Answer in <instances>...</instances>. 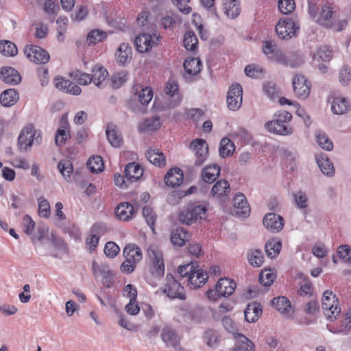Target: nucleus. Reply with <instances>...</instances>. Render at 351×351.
<instances>
[{"mask_svg":"<svg viewBox=\"0 0 351 351\" xmlns=\"http://www.w3.org/2000/svg\"><path fill=\"white\" fill-rule=\"evenodd\" d=\"M147 256L150 261L149 271L145 274V280L153 287L165 274V263L163 255L155 245H151L147 249Z\"/></svg>","mask_w":351,"mask_h":351,"instance_id":"nucleus-1","label":"nucleus"},{"mask_svg":"<svg viewBox=\"0 0 351 351\" xmlns=\"http://www.w3.org/2000/svg\"><path fill=\"white\" fill-rule=\"evenodd\" d=\"M292 119L290 112L285 110H278L275 114V119L265 123L266 129L276 134L289 135L293 132V128L289 125Z\"/></svg>","mask_w":351,"mask_h":351,"instance_id":"nucleus-2","label":"nucleus"},{"mask_svg":"<svg viewBox=\"0 0 351 351\" xmlns=\"http://www.w3.org/2000/svg\"><path fill=\"white\" fill-rule=\"evenodd\" d=\"M322 307L326 317L331 321L336 320L341 311L337 297L329 290L325 291L323 293Z\"/></svg>","mask_w":351,"mask_h":351,"instance_id":"nucleus-3","label":"nucleus"},{"mask_svg":"<svg viewBox=\"0 0 351 351\" xmlns=\"http://www.w3.org/2000/svg\"><path fill=\"white\" fill-rule=\"evenodd\" d=\"M41 140V131L35 129L32 123H29L21 130L18 138V145L21 149L27 150L32 146L34 141L39 143Z\"/></svg>","mask_w":351,"mask_h":351,"instance_id":"nucleus-4","label":"nucleus"},{"mask_svg":"<svg viewBox=\"0 0 351 351\" xmlns=\"http://www.w3.org/2000/svg\"><path fill=\"white\" fill-rule=\"evenodd\" d=\"M334 14L335 11L333 5L332 3H327L322 7L319 14L317 16L314 15L313 18L320 25L327 28L333 29L339 32L347 25V22L346 21H343L339 23L341 27H336L333 22Z\"/></svg>","mask_w":351,"mask_h":351,"instance_id":"nucleus-5","label":"nucleus"},{"mask_svg":"<svg viewBox=\"0 0 351 351\" xmlns=\"http://www.w3.org/2000/svg\"><path fill=\"white\" fill-rule=\"evenodd\" d=\"M299 31V24L290 18L280 19L276 25V32L278 36L284 40H289L293 37H296Z\"/></svg>","mask_w":351,"mask_h":351,"instance_id":"nucleus-6","label":"nucleus"},{"mask_svg":"<svg viewBox=\"0 0 351 351\" xmlns=\"http://www.w3.org/2000/svg\"><path fill=\"white\" fill-rule=\"evenodd\" d=\"M160 36L157 31L140 34L135 39L136 50L140 53H146L159 45Z\"/></svg>","mask_w":351,"mask_h":351,"instance_id":"nucleus-7","label":"nucleus"},{"mask_svg":"<svg viewBox=\"0 0 351 351\" xmlns=\"http://www.w3.org/2000/svg\"><path fill=\"white\" fill-rule=\"evenodd\" d=\"M164 92L167 108H175L181 103L182 97L179 90L178 82L174 79H169L165 84Z\"/></svg>","mask_w":351,"mask_h":351,"instance_id":"nucleus-8","label":"nucleus"},{"mask_svg":"<svg viewBox=\"0 0 351 351\" xmlns=\"http://www.w3.org/2000/svg\"><path fill=\"white\" fill-rule=\"evenodd\" d=\"M166 281L162 291L167 296L171 299H186L184 288L175 280L173 275L168 274L166 276Z\"/></svg>","mask_w":351,"mask_h":351,"instance_id":"nucleus-9","label":"nucleus"},{"mask_svg":"<svg viewBox=\"0 0 351 351\" xmlns=\"http://www.w3.org/2000/svg\"><path fill=\"white\" fill-rule=\"evenodd\" d=\"M24 53L29 61L36 64H44L48 62L50 58L49 53L37 45H26L24 48Z\"/></svg>","mask_w":351,"mask_h":351,"instance_id":"nucleus-10","label":"nucleus"},{"mask_svg":"<svg viewBox=\"0 0 351 351\" xmlns=\"http://www.w3.org/2000/svg\"><path fill=\"white\" fill-rule=\"evenodd\" d=\"M292 84L293 92L298 98L305 99L309 96L311 83L304 75L296 74L292 80Z\"/></svg>","mask_w":351,"mask_h":351,"instance_id":"nucleus-11","label":"nucleus"},{"mask_svg":"<svg viewBox=\"0 0 351 351\" xmlns=\"http://www.w3.org/2000/svg\"><path fill=\"white\" fill-rule=\"evenodd\" d=\"M207 209L204 206H196L181 212L180 219L182 223L191 224L206 216Z\"/></svg>","mask_w":351,"mask_h":351,"instance_id":"nucleus-12","label":"nucleus"},{"mask_svg":"<svg viewBox=\"0 0 351 351\" xmlns=\"http://www.w3.org/2000/svg\"><path fill=\"white\" fill-rule=\"evenodd\" d=\"M327 328L333 333L348 334L351 330V309L344 311L338 322L328 324Z\"/></svg>","mask_w":351,"mask_h":351,"instance_id":"nucleus-13","label":"nucleus"},{"mask_svg":"<svg viewBox=\"0 0 351 351\" xmlns=\"http://www.w3.org/2000/svg\"><path fill=\"white\" fill-rule=\"evenodd\" d=\"M71 137L68 114L64 113L62 115L60 120L59 128L55 136V144L58 147H62L65 145L66 142L70 139Z\"/></svg>","mask_w":351,"mask_h":351,"instance_id":"nucleus-14","label":"nucleus"},{"mask_svg":"<svg viewBox=\"0 0 351 351\" xmlns=\"http://www.w3.org/2000/svg\"><path fill=\"white\" fill-rule=\"evenodd\" d=\"M226 100L230 110L235 111L240 108L243 101V88L239 84H234L229 88Z\"/></svg>","mask_w":351,"mask_h":351,"instance_id":"nucleus-15","label":"nucleus"},{"mask_svg":"<svg viewBox=\"0 0 351 351\" xmlns=\"http://www.w3.org/2000/svg\"><path fill=\"white\" fill-rule=\"evenodd\" d=\"M190 149L195 153L196 157L195 165H202L206 160L208 156V145L206 141L202 138H196L191 143Z\"/></svg>","mask_w":351,"mask_h":351,"instance_id":"nucleus-16","label":"nucleus"},{"mask_svg":"<svg viewBox=\"0 0 351 351\" xmlns=\"http://www.w3.org/2000/svg\"><path fill=\"white\" fill-rule=\"evenodd\" d=\"M233 213L239 217H246L250 213V207L243 193H238L232 200Z\"/></svg>","mask_w":351,"mask_h":351,"instance_id":"nucleus-17","label":"nucleus"},{"mask_svg":"<svg viewBox=\"0 0 351 351\" xmlns=\"http://www.w3.org/2000/svg\"><path fill=\"white\" fill-rule=\"evenodd\" d=\"M53 84L56 88L66 93L78 95L82 91L79 86L61 76L56 77Z\"/></svg>","mask_w":351,"mask_h":351,"instance_id":"nucleus-18","label":"nucleus"},{"mask_svg":"<svg viewBox=\"0 0 351 351\" xmlns=\"http://www.w3.org/2000/svg\"><path fill=\"white\" fill-rule=\"evenodd\" d=\"M264 226L271 232H280L284 226L283 218L276 213H267L263 218Z\"/></svg>","mask_w":351,"mask_h":351,"instance_id":"nucleus-19","label":"nucleus"},{"mask_svg":"<svg viewBox=\"0 0 351 351\" xmlns=\"http://www.w3.org/2000/svg\"><path fill=\"white\" fill-rule=\"evenodd\" d=\"M161 337L167 348L174 350L180 348V337L173 328L169 326L165 327L162 330Z\"/></svg>","mask_w":351,"mask_h":351,"instance_id":"nucleus-20","label":"nucleus"},{"mask_svg":"<svg viewBox=\"0 0 351 351\" xmlns=\"http://www.w3.org/2000/svg\"><path fill=\"white\" fill-rule=\"evenodd\" d=\"M92 73L90 76L93 84L99 88H104L109 75L107 69L101 65L96 64L93 68Z\"/></svg>","mask_w":351,"mask_h":351,"instance_id":"nucleus-21","label":"nucleus"},{"mask_svg":"<svg viewBox=\"0 0 351 351\" xmlns=\"http://www.w3.org/2000/svg\"><path fill=\"white\" fill-rule=\"evenodd\" d=\"M115 58L119 65H125L130 62L132 58V49L129 43L120 44L115 53Z\"/></svg>","mask_w":351,"mask_h":351,"instance_id":"nucleus-22","label":"nucleus"},{"mask_svg":"<svg viewBox=\"0 0 351 351\" xmlns=\"http://www.w3.org/2000/svg\"><path fill=\"white\" fill-rule=\"evenodd\" d=\"M208 276L203 269L195 267L194 271L190 274L188 278V285L191 288H200L207 281Z\"/></svg>","mask_w":351,"mask_h":351,"instance_id":"nucleus-23","label":"nucleus"},{"mask_svg":"<svg viewBox=\"0 0 351 351\" xmlns=\"http://www.w3.org/2000/svg\"><path fill=\"white\" fill-rule=\"evenodd\" d=\"M351 110V103L346 97H336L333 99L331 110L336 114H344Z\"/></svg>","mask_w":351,"mask_h":351,"instance_id":"nucleus-24","label":"nucleus"},{"mask_svg":"<svg viewBox=\"0 0 351 351\" xmlns=\"http://www.w3.org/2000/svg\"><path fill=\"white\" fill-rule=\"evenodd\" d=\"M183 179V172L180 168L171 169L165 176V184L171 187L180 186Z\"/></svg>","mask_w":351,"mask_h":351,"instance_id":"nucleus-25","label":"nucleus"},{"mask_svg":"<svg viewBox=\"0 0 351 351\" xmlns=\"http://www.w3.org/2000/svg\"><path fill=\"white\" fill-rule=\"evenodd\" d=\"M1 80L6 84H18L21 81L19 73L12 67H3L0 72Z\"/></svg>","mask_w":351,"mask_h":351,"instance_id":"nucleus-26","label":"nucleus"},{"mask_svg":"<svg viewBox=\"0 0 351 351\" xmlns=\"http://www.w3.org/2000/svg\"><path fill=\"white\" fill-rule=\"evenodd\" d=\"M108 141L114 147H119L123 144V138L116 125L108 123L106 130Z\"/></svg>","mask_w":351,"mask_h":351,"instance_id":"nucleus-27","label":"nucleus"},{"mask_svg":"<svg viewBox=\"0 0 351 351\" xmlns=\"http://www.w3.org/2000/svg\"><path fill=\"white\" fill-rule=\"evenodd\" d=\"M134 212V206L128 202L120 203L115 209L116 216L123 221L130 220L133 217Z\"/></svg>","mask_w":351,"mask_h":351,"instance_id":"nucleus-28","label":"nucleus"},{"mask_svg":"<svg viewBox=\"0 0 351 351\" xmlns=\"http://www.w3.org/2000/svg\"><path fill=\"white\" fill-rule=\"evenodd\" d=\"M143 174V167L136 162H130L125 168V175L128 180L132 182L139 180Z\"/></svg>","mask_w":351,"mask_h":351,"instance_id":"nucleus-29","label":"nucleus"},{"mask_svg":"<svg viewBox=\"0 0 351 351\" xmlns=\"http://www.w3.org/2000/svg\"><path fill=\"white\" fill-rule=\"evenodd\" d=\"M134 93L138 95V99L143 105H147L153 98V91L150 87H143L140 84H136L133 87Z\"/></svg>","mask_w":351,"mask_h":351,"instance_id":"nucleus-30","label":"nucleus"},{"mask_svg":"<svg viewBox=\"0 0 351 351\" xmlns=\"http://www.w3.org/2000/svg\"><path fill=\"white\" fill-rule=\"evenodd\" d=\"M216 285L218 292L223 297L232 295L236 288V282L226 278L219 279Z\"/></svg>","mask_w":351,"mask_h":351,"instance_id":"nucleus-31","label":"nucleus"},{"mask_svg":"<svg viewBox=\"0 0 351 351\" xmlns=\"http://www.w3.org/2000/svg\"><path fill=\"white\" fill-rule=\"evenodd\" d=\"M221 169L217 165H208L202 171V177L204 182L213 183L219 176Z\"/></svg>","mask_w":351,"mask_h":351,"instance_id":"nucleus-32","label":"nucleus"},{"mask_svg":"<svg viewBox=\"0 0 351 351\" xmlns=\"http://www.w3.org/2000/svg\"><path fill=\"white\" fill-rule=\"evenodd\" d=\"M245 319L247 322H254L260 317L262 313V307L257 302H252L249 304L244 311Z\"/></svg>","mask_w":351,"mask_h":351,"instance_id":"nucleus-33","label":"nucleus"},{"mask_svg":"<svg viewBox=\"0 0 351 351\" xmlns=\"http://www.w3.org/2000/svg\"><path fill=\"white\" fill-rule=\"evenodd\" d=\"M19 99V95L18 92L12 88L4 90L0 95L1 104L5 107L14 106Z\"/></svg>","mask_w":351,"mask_h":351,"instance_id":"nucleus-34","label":"nucleus"},{"mask_svg":"<svg viewBox=\"0 0 351 351\" xmlns=\"http://www.w3.org/2000/svg\"><path fill=\"white\" fill-rule=\"evenodd\" d=\"M123 256L125 258L138 263L142 259V251L136 244H128L123 249Z\"/></svg>","mask_w":351,"mask_h":351,"instance_id":"nucleus-35","label":"nucleus"},{"mask_svg":"<svg viewBox=\"0 0 351 351\" xmlns=\"http://www.w3.org/2000/svg\"><path fill=\"white\" fill-rule=\"evenodd\" d=\"M162 125L161 120L158 117L146 119L138 125L141 132H149L157 130Z\"/></svg>","mask_w":351,"mask_h":351,"instance_id":"nucleus-36","label":"nucleus"},{"mask_svg":"<svg viewBox=\"0 0 351 351\" xmlns=\"http://www.w3.org/2000/svg\"><path fill=\"white\" fill-rule=\"evenodd\" d=\"M185 72L189 75L198 74L202 69V62L197 58H187L183 64Z\"/></svg>","mask_w":351,"mask_h":351,"instance_id":"nucleus-37","label":"nucleus"},{"mask_svg":"<svg viewBox=\"0 0 351 351\" xmlns=\"http://www.w3.org/2000/svg\"><path fill=\"white\" fill-rule=\"evenodd\" d=\"M230 192V186L228 181L220 180L217 181L213 186L211 195L215 197H222L227 195Z\"/></svg>","mask_w":351,"mask_h":351,"instance_id":"nucleus-38","label":"nucleus"},{"mask_svg":"<svg viewBox=\"0 0 351 351\" xmlns=\"http://www.w3.org/2000/svg\"><path fill=\"white\" fill-rule=\"evenodd\" d=\"M189 234L182 228L173 230L171 234V241L174 245L182 246L189 239Z\"/></svg>","mask_w":351,"mask_h":351,"instance_id":"nucleus-39","label":"nucleus"},{"mask_svg":"<svg viewBox=\"0 0 351 351\" xmlns=\"http://www.w3.org/2000/svg\"><path fill=\"white\" fill-rule=\"evenodd\" d=\"M235 151L234 143L228 138H223L221 140L219 148V156L223 158L231 156Z\"/></svg>","mask_w":351,"mask_h":351,"instance_id":"nucleus-40","label":"nucleus"},{"mask_svg":"<svg viewBox=\"0 0 351 351\" xmlns=\"http://www.w3.org/2000/svg\"><path fill=\"white\" fill-rule=\"evenodd\" d=\"M146 157L152 164L156 167H162L166 165V158L164 154L156 149H149L147 152Z\"/></svg>","mask_w":351,"mask_h":351,"instance_id":"nucleus-41","label":"nucleus"},{"mask_svg":"<svg viewBox=\"0 0 351 351\" xmlns=\"http://www.w3.org/2000/svg\"><path fill=\"white\" fill-rule=\"evenodd\" d=\"M223 6L228 16L235 18L240 14V5L238 0H223Z\"/></svg>","mask_w":351,"mask_h":351,"instance_id":"nucleus-42","label":"nucleus"},{"mask_svg":"<svg viewBox=\"0 0 351 351\" xmlns=\"http://www.w3.org/2000/svg\"><path fill=\"white\" fill-rule=\"evenodd\" d=\"M317 163L322 172L328 176H332L335 174V168L332 162L324 156L317 157Z\"/></svg>","mask_w":351,"mask_h":351,"instance_id":"nucleus-43","label":"nucleus"},{"mask_svg":"<svg viewBox=\"0 0 351 351\" xmlns=\"http://www.w3.org/2000/svg\"><path fill=\"white\" fill-rule=\"evenodd\" d=\"M271 60L276 62L285 66H290L292 68L296 67L299 65L298 63L294 62L287 57V56L280 49L276 52Z\"/></svg>","mask_w":351,"mask_h":351,"instance_id":"nucleus-44","label":"nucleus"},{"mask_svg":"<svg viewBox=\"0 0 351 351\" xmlns=\"http://www.w3.org/2000/svg\"><path fill=\"white\" fill-rule=\"evenodd\" d=\"M87 168L93 173L101 172L104 169L103 159L99 156H93L90 157L87 163Z\"/></svg>","mask_w":351,"mask_h":351,"instance_id":"nucleus-45","label":"nucleus"},{"mask_svg":"<svg viewBox=\"0 0 351 351\" xmlns=\"http://www.w3.org/2000/svg\"><path fill=\"white\" fill-rule=\"evenodd\" d=\"M247 259L252 266L259 267L264 263V255L259 250H252L247 254Z\"/></svg>","mask_w":351,"mask_h":351,"instance_id":"nucleus-46","label":"nucleus"},{"mask_svg":"<svg viewBox=\"0 0 351 351\" xmlns=\"http://www.w3.org/2000/svg\"><path fill=\"white\" fill-rule=\"evenodd\" d=\"M271 304L281 313L289 312L291 307L290 301L284 296L274 298Z\"/></svg>","mask_w":351,"mask_h":351,"instance_id":"nucleus-47","label":"nucleus"},{"mask_svg":"<svg viewBox=\"0 0 351 351\" xmlns=\"http://www.w3.org/2000/svg\"><path fill=\"white\" fill-rule=\"evenodd\" d=\"M106 37L107 34L106 32L101 29H95L88 34L86 40L89 45H95L102 42Z\"/></svg>","mask_w":351,"mask_h":351,"instance_id":"nucleus-48","label":"nucleus"},{"mask_svg":"<svg viewBox=\"0 0 351 351\" xmlns=\"http://www.w3.org/2000/svg\"><path fill=\"white\" fill-rule=\"evenodd\" d=\"M276 278L274 269H265L259 275V282L263 286H270Z\"/></svg>","mask_w":351,"mask_h":351,"instance_id":"nucleus-49","label":"nucleus"},{"mask_svg":"<svg viewBox=\"0 0 351 351\" xmlns=\"http://www.w3.org/2000/svg\"><path fill=\"white\" fill-rule=\"evenodd\" d=\"M254 346L246 337L239 335L233 351H254Z\"/></svg>","mask_w":351,"mask_h":351,"instance_id":"nucleus-50","label":"nucleus"},{"mask_svg":"<svg viewBox=\"0 0 351 351\" xmlns=\"http://www.w3.org/2000/svg\"><path fill=\"white\" fill-rule=\"evenodd\" d=\"M57 27V40L59 42H63L67 30L68 19L66 16H60L56 21Z\"/></svg>","mask_w":351,"mask_h":351,"instance_id":"nucleus-51","label":"nucleus"},{"mask_svg":"<svg viewBox=\"0 0 351 351\" xmlns=\"http://www.w3.org/2000/svg\"><path fill=\"white\" fill-rule=\"evenodd\" d=\"M18 49L16 45L8 40L0 41V53L5 56H14L17 54Z\"/></svg>","mask_w":351,"mask_h":351,"instance_id":"nucleus-52","label":"nucleus"},{"mask_svg":"<svg viewBox=\"0 0 351 351\" xmlns=\"http://www.w3.org/2000/svg\"><path fill=\"white\" fill-rule=\"evenodd\" d=\"M282 244L275 240L269 241L265 244V252L270 258H275L281 250Z\"/></svg>","mask_w":351,"mask_h":351,"instance_id":"nucleus-53","label":"nucleus"},{"mask_svg":"<svg viewBox=\"0 0 351 351\" xmlns=\"http://www.w3.org/2000/svg\"><path fill=\"white\" fill-rule=\"evenodd\" d=\"M183 43L186 50L193 51L197 48L198 40L193 32L189 31L184 34Z\"/></svg>","mask_w":351,"mask_h":351,"instance_id":"nucleus-54","label":"nucleus"},{"mask_svg":"<svg viewBox=\"0 0 351 351\" xmlns=\"http://www.w3.org/2000/svg\"><path fill=\"white\" fill-rule=\"evenodd\" d=\"M72 79L80 85L86 86L92 82L90 74L76 71L71 73Z\"/></svg>","mask_w":351,"mask_h":351,"instance_id":"nucleus-55","label":"nucleus"},{"mask_svg":"<svg viewBox=\"0 0 351 351\" xmlns=\"http://www.w3.org/2000/svg\"><path fill=\"white\" fill-rule=\"evenodd\" d=\"M38 215L43 218H49L51 216L50 204L43 197L38 199Z\"/></svg>","mask_w":351,"mask_h":351,"instance_id":"nucleus-56","label":"nucleus"},{"mask_svg":"<svg viewBox=\"0 0 351 351\" xmlns=\"http://www.w3.org/2000/svg\"><path fill=\"white\" fill-rule=\"evenodd\" d=\"M332 56V51L327 47H322L313 53V59L314 60L328 61Z\"/></svg>","mask_w":351,"mask_h":351,"instance_id":"nucleus-57","label":"nucleus"},{"mask_svg":"<svg viewBox=\"0 0 351 351\" xmlns=\"http://www.w3.org/2000/svg\"><path fill=\"white\" fill-rule=\"evenodd\" d=\"M316 141L319 145L324 149L330 151L333 148V144L332 141L324 133L319 132L316 134Z\"/></svg>","mask_w":351,"mask_h":351,"instance_id":"nucleus-58","label":"nucleus"},{"mask_svg":"<svg viewBox=\"0 0 351 351\" xmlns=\"http://www.w3.org/2000/svg\"><path fill=\"white\" fill-rule=\"evenodd\" d=\"M278 6L282 14H289L295 10V3L294 0H278Z\"/></svg>","mask_w":351,"mask_h":351,"instance_id":"nucleus-59","label":"nucleus"},{"mask_svg":"<svg viewBox=\"0 0 351 351\" xmlns=\"http://www.w3.org/2000/svg\"><path fill=\"white\" fill-rule=\"evenodd\" d=\"M128 80V74L125 71L114 73L111 76L112 86L114 88L121 87Z\"/></svg>","mask_w":351,"mask_h":351,"instance_id":"nucleus-60","label":"nucleus"},{"mask_svg":"<svg viewBox=\"0 0 351 351\" xmlns=\"http://www.w3.org/2000/svg\"><path fill=\"white\" fill-rule=\"evenodd\" d=\"M110 269L108 265L105 264H99L97 261H93L92 263V271L95 278L103 276L108 274Z\"/></svg>","mask_w":351,"mask_h":351,"instance_id":"nucleus-61","label":"nucleus"},{"mask_svg":"<svg viewBox=\"0 0 351 351\" xmlns=\"http://www.w3.org/2000/svg\"><path fill=\"white\" fill-rule=\"evenodd\" d=\"M222 324L227 331H228L229 332L232 333L234 335V338H239V335L241 334L238 332V329L236 326V324L230 317H224L222 319Z\"/></svg>","mask_w":351,"mask_h":351,"instance_id":"nucleus-62","label":"nucleus"},{"mask_svg":"<svg viewBox=\"0 0 351 351\" xmlns=\"http://www.w3.org/2000/svg\"><path fill=\"white\" fill-rule=\"evenodd\" d=\"M143 215L148 226L154 231V227L156 219V215L154 212L153 209L150 207L145 206L143 208Z\"/></svg>","mask_w":351,"mask_h":351,"instance_id":"nucleus-63","label":"nucleus"},{"mask_svg":"<svg viewBox=\"0 0 351 351\" xmlns=\"http://www.w3.org/2000/svg\"><path fill=\"white\" fill-rule=\"evenodd\" d=\"M337 255L343 262L351 261V247L348 245H342L338 247Z\"/></svg>","mask_w":351,"mask_h":351,"instance_id":"nucleus-64","label":"nucleus"}]
</instances>
